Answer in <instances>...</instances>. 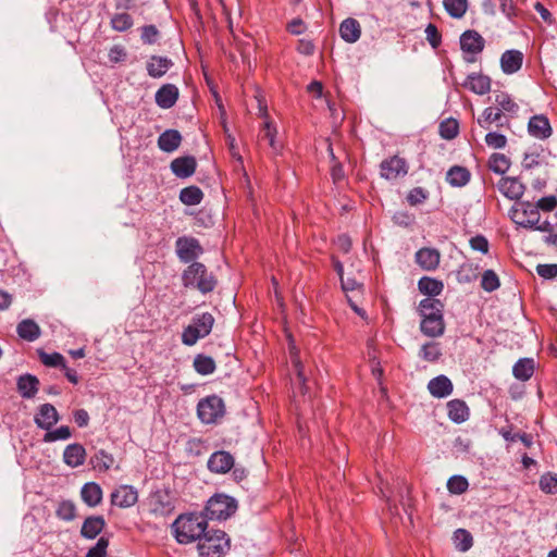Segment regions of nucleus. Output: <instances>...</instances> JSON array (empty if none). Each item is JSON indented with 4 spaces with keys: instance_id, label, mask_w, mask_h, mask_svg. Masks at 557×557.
Masks as SVG:
<instances>
[{
    "instance_id": "nucleus-1",
    "label": "nucleus",
    "mask_w": 557,
    "mask_h": 557,
    "mask_svg": "<svg viewBox=\"0 0 557 557\" xmlns=\"http://www.w3.org/2000/svg\"><path fill=\"white\" fill-rule=\"evenodd\" d=\"M208 528L202 513L181 515L172 524L174 536L180 544L201 541Z\"/></svg>"
},
{
    "instance_id": "nucleus-2",
    "label": "nucleus",
    "mask_w": 557,
    "mask_h": 557,
    "mask_svg": "<svg viewBox=\"0 0 557 557\" xmlns=\"http://www.w3.org/2000/svg\"><path fill=\"white\" fill-rule=\"evenodd\" d=\"M183 285L187 288H196L202 294L210 293L216 285V280L209 273L207 268L200 262H193L183 272Z\"/></svg>"
},
{
    "instance_id": "nucleus-3",
    "label": "nucleus",
    "mask_w": 557,
    "mask_h": 557,
    "mask_svg": "<svg viewBox=\"0 0 557 557\" xmlns=\"http://www.w3.org/2000/svg\"><path fill=\"white\" fill-rule=\"evenodd\" d=\"M230 542L222 530L206 531L197 548L202 557H221L230 549Z\"/></svg>"
},
{
    "instance_id": "nucleus-4",
    "label": "nucleus",
    "mask_w": 557,
    "mask_h": 557,
    "mask_svg": "<svg viewBox=\"0 0 557 557\" xmlns=\"http://www.w3.org/2000/svg\"><path fill=\"white\" fill-rule=\"evenodd\" d=\"M237 510V502L227 495L215 494L208 502L203 512L207 520H226Z\"/></svg>"
},
{
    "instance_id": "nucleus-5",
    "label": "nucleus",
    "mask_w": 557,
    "mask_h": 557,
    "mask_svg": "<svg viewBox=\"0 0 557 557\" xmlns=\"http://www.w3.org/2000/svg\"><path fill=\"white\" fill-rule=\"evenodd\" d=\"M214 324V318L211 313L205 312L196 314L191 323L184 329L182 334V342L187 346L195 345L198 339L208 336Z\"/></svg>"
},
{
    "instance_id": "nucleus-6",
    "label": "nucleus",
    "mask_w": 557,
    "mask_h": 557,
    "mask_svg": "<svg viewBox=\"0 0 557 557\" xmlns=\"http://www.w3.org/2000/svg\"><path fill=\"white\" fill-rule=\"evenodd\" d=\"M512 221L525 228H533L540 222V212L531 201H520L511 209Z\"/></svg>"
},
{
    "instance_id": "nucleus-7",
    "label": "nucleus",
    "mask_w": 557,
    "mask_h": 557,
    "mask_svg": "<svg viewBox=\"0 0 557 557\" xmlns=\"http://www.w3.org/2000/svg\"><path fill=\"white\" fill-rule=\"evenodd\" d=\"M197 413L203 423H214L224 414V403L215 395L208 396L198 403Z\"/></svg>"
},
{
    "instance_id": "nucleus-8",
    "label": "nucleus",
    "mask_w": 557,
    "mask_h": 557,
    "mask_svg": "<svg viewBox=\"0 0 557 557\" xmlns=\"http://www.w3.org/2000/svg\"><path fill=\"white\" fill-rule=\"evenodd\" d=\"M175 248L177 257L185 263L197 259L203 252L198 239L194 237H178L175 243Z\"/></svg>"
},
{
    "instance_id": "nucleus-9",
    "label": "nucleus",
    "mask_w": 557,
    "mask_h": 557,
    "mask_svg": "<svg viewBox=\"0 0 557 557\" xmlns=\"http://www.w3.org/2000/svg\"><path fill=\"white\" fill-rule=\"evenodd\" d=\"M408 172L406 161L397 156L392 157L381 163V175L386 180H395L405 176Z\"/></svg>"
},
{
    "instance_id": "nucleus-10",
    "label": "nucleus",
    "mask_w": 557,
    "mask_h": 557,
    "mask_svg": "<svg viewBox=\"0 0 557 557\" xmlns=\"http://www.w3.org/2000/svg\"><path fill=\"white\" fill-rule=\"evenodd\" d=\"M138 500L137 491L131 485H121L111 494V503L120 508L134 506Z\"/></svg>"
},
{
    "instance_id": "nucleus-11",
    "label": "nucleus",
    "mask_w": 557,
    "mask_h": 557,
    "mask_svg": "<svg viewBox=\"0 0 557 557\" xmlns=\"http://www.w3.org/2000/svg\"><path fill=\"white\" fill-rule=\"evenodd\" d=\"M234 467V457L225 450L213 453L208 460V469L214 473H226Z\"/></svg>"
},
{
    "instance_id": "nucleus-12",
    "label": "nucleus",
    "mask_w": 557,
    "mask_h": 557,
    "mask_svg": "<svg viewBox=\"0 0 557 557\" xmlns=\"http://www.w3.org/2000/svg\"><path fill=\"white\" fill-rule=\"evenodd\" d=\"M498 190L510 200H518L524 193V185L516 177H502L497 183Z\"/></svg>"
},
{
    "instance_id": "nucleus-13",
    "label": "nucleus",
    "mask_w": 557,
    "mask_h": 557,
    "mask_svg": "<svg viewBox=\"0 0 557 557\" xmlns=\"http://www.w3.org/2000/svg\"><path fill=\"white\" fill-rule=\"evenodd\" d=\"M484 38L475 30H466L460 36V47L467 53L478 54L484 49Z\"/></svg>"
},
{
    "instance_id": "nucleus-14",
    "label": "nucleus",
    "mask_w": 557,
    "mask_h": 557,
    "mask_svg": "<svg viewBox=\"0 0 557 557\" xmlns=\"http://www.w3.org/2000/svg\"><path fill=\"white\" fill-rule=\"evenodd\" d=\"M58 421L59 414L53 405L44 404L39 407V412L35 417L38 428L49 431Z\"/></svg>"
},
{
    "instance_id": "nucleus-15",
    "label": "nucleus",
    "mask_w": 557,
    "mask_h": 557,
    "mask_svg": "<svg viewBox=\"0 0 557 557\" xmlns=\"http://www.w3.org/2000/svg\"><path fill=\"white\" fill-rule=\"evenodd\" d=\"M441 260V253L435 248H421L416 252V262L425 271L435 270Z\"/></svg>"
},
{
    "instance_id": "nucleus-16",
    "label": "nucleus",
    "mask_w": 557,
    "mask_h": 557,
    "mask_svg": "<svg viewBox=\"0 0 557 557\" xmlns=\"http://www.w3.org/2000/svg\"><path fill=\"white\" fill-rule=\"evenodd\" d=\"M421 332L429 337H440L444 334L445 322L443 314L435 317H426L421 320L420 323Z\"/></svg>"
},
{
    "instance_id": "nucleus-17",
    "label": "nucleus",
    "mask_w": 557,
    "mask_h": 557,
    "mask_svg": "<svg viewBox=\"0 0 557 557\" xmlns=\"http://www.w3.org/2000/svg\"><path fill=\"white\" fill-rule=\"evenodd\" d=\"M523 63V53L519 50H507L502 54L500 67L505 74L518 72Z\"/></svg>"
},
{
    "instance_id": "nucleus-18",
    "label": "nucleus",
    "mask_w": 557,
    "mask_h": 557,
    "mask_svg": "<svg viewBox=\"0 0 557 557\" xmlns=\"http://www.w3.org/2000/svg\"><path fill=\"white\" fill-rule=\"evenodd\" d=\"M462 86L473 94L485 95L491 90V79L485 75L472 73L467 76Z\"/></svg>"
},
{
    "instance_id": "nucleus-19",
    "label": "nucleus",
    "mask_w": 557,
    "mask_h": 557,
    "mask_svg": "<svg viewBox=\"0 0 557 557\" xmlns=\"http://www.w3.org/2000/svg\"><path fill=\"white\" fill-rule=\"evenodd\" d=\"M177 98L178 88L173 84H165L156 92V102L162 109L172 108Z\"/></svg>"
},
{
    "instance_id": "nucleus-20",
    "label": "nucleus",
    "mask_w": 557,
    "mask_h": 557,
    "mask_svg": "<svg viewBox=\"0 0 557 557\" xmlns=\"http://www.w3.org/2000/svg\"><path fill=\"white\" fill-rule=\"evenodd\" d=\"M196 164L194 157H180L171 162V170L177 177L186 178L195 173Z\"/></svg>"
},
{
    "instance_id": "nucleus-21",
    "label": "nucleus",
    "mask_w": 557,
    "mask_h": 557,
    "mask_svg": "<svg viewBox=\"0 0 557 557\" xmlns=\"http://www.w3.org/2000/svg\"><path fill=\"white\" fill-rule=\"evenodd\" d=\"M528 129L532 136L539 139H545L552 134L549 121L544 115H534L531 117L528 124Z\"/></svg>"
},
{
    "instance_id": "nucleus-22",
    "label": "nucleus",
    "mask_w": 557,
    "mask_h": 557,
    "mask_svg": "<svg viewBox=\"0 0 557 557\" xmlns=\"http://www.w3.org/2000/svg\"><path fill=\"white\" fill-rule=\"evenodd\" d=\"M86 459V450L81 444H70L63 453V461L71 468L82 466Z\"/></svg>"
},
{
    "instance_id": "nucleus-23",
    "label": "nucleus",
    "mask_w": 557,
    "mask_h": 557,
    "mask_svg": "<svg viewBox=\"0 0 557 557\" xmlns=\"http://www.w3.org/2000/svg\"><path fill=\"white\" fill-rule=\"evenodd\" d=\"M428 389L433 397L444 398L451 394L453 383L447 376L438 375L429 382Z\"/></svg>"
},
{
    "instance_id": "nucleus-24",
    "label": "nucleus",
    "mask_w": 557,
    "mask_h": 557,
    "mask_svg": "<svg viewBox=\"0 0 557 557\" xmlns=\"http://www.w3.org/2000/svg\"><path fill=\"white\" fill-rule=\"evenodd\" d=\"M106 527V521L102 516H91L85 519L81 534L82 536L92 540L102 532Z\"/></svg>"
},
{
    "instance_id": "nucleus-25",
    "label": "nucleus",
    "mask_w": 557,
    "mask_h": 557,
    "mask_svg": "<svg viewBox=\"0 0 557 557\" xmlns=\"http://www.w3.org/2000/svg\"><path fill=\"white\" fill-rule=\"evenodd\" d=\"M172 65L173 62L170 59L160 55H152L147 62V72L149 76L159 78L163 76Z\"/></svg>"
},
{
    "instance_id": "nucleus-26",
    "label": "nucleus",
    "mask_w": 557,
    "mask_h": 557,
    "mask_svg": "<svg viewBox=\"0 0 557 557\" xmlns=\"http://www.w3.org/2000/svg\"><path fill=\"white\" fill-rule=\"evenodd\" d=\"M339 34L346 42H356L361 35L359 22L351 17L344 20L339 26Z\"/></svg>"
},
{
    "instance_id": "nucleus-27",
    "label": "nucleus",
    "mask_w": 557,
    "mask_h": 557,
    "mask_svg": "<svg viewBox=\"0 0 557 557\" xmlns=\"http://www.w3.org/2000/svg\"><path fill=\"white\" fill-rule=\"evenodd\" d=\"M182 141V136L176 129H168L158 138V146L164 152L175 151Z\"/></svg>"
},
{
    "instance_id": "nucleus-28",
    "label": "nucleus",
    "mask_w": 557,
    "mask_h": 557,
    "mask_svg": "<svg viewBox=\"0 0 557 557\" xmlns=\"http://www.w3.org/2000/svg\"><path fill=\"white\" fill-rule=\"evenodd\" d=\"M82 499L89 507H96L102 500V490L98 483L88 482L81 490Z\"/></svg>"
},
{
    "instance_id": "nucleus-29",
    "label": "nucleus",
    "mask_w": 557,
    "mask_h": 557,
    "mask_svg": "<svg viewBox=\"0 0 557 557\" xmlns=\"http://www.w3.org/2000/svg\"><path fill=\"white\" fill-rule=\"evenodd\" d=\"M448 417L456 423H462L469 418V408L463 400L453 399L447 403Z\"/></svg>"
},
{
    "instance_id": "nucleus-30",
    "label": "nucleus",
    "mask_w": 557,
    "mask_h": 557,
    "mask_svg": "<svg viewBox=\"0 0 557 557\" xmlns=\"http://www.w3.org/2000/svg\"><path fill=\"white\" fill-rule=\"evenodd\" d=\"M172 504L169 500V496L163 493H156L151 496L150 499V510L151 512L160 516H165L172 512Z\"/></svg>"
},
{
    "instance_id": "nucleus-31",
    "label": "nucleus",
    "mask_w": 557,
    "mask_h": 557,
    "mask_svg": "<svg viewBox=\"0 0 557 557\" xmlns=\"http://www.w3.org/2000/svg\"><path fill=\"white\" fill-rule=\"evenodd\" d=\"M39 381L36 376L25 374L20 376L17 381V388L24 398H32L38 391Z\"/></svg>"
},
{
    "instance_id": "nucleus-32",
    "label": "nucleus",
    "mask_w": 557,
    "mask_h": 557,
    "mask_svg": "<svg viewBox=\"0 0 557 557\" xmlns=\"http://www.w3.org/2000/svg\"><path fill=\"white\" fill-rule=\"evenodd\" d=\"M443 309L444 305L442 301L431 297L422 299L419 304V313L422 319L443 314Z\"/></svg>"
},
{
    "instance_id": "nucleus-33",
    "label": "nucleus",
    "mask_w": 557,
    "mask_h": 557,
    "mask_svg": "<svg viewBox=\"0 0 557 557\" xmlns=\"http://www.w3.org/2000/svg\"><path fill=\"white\" fill-rule=\"evenodd\" d=\"M446 181L455 187H462L470 181V172L463 168L455 165L446 174Z\"/></svg>"
},
{
    "instance_id": "nucleus-34",
    "label": "nucleus",
    "mask_w": 557,
    "mask_h": 557,
    "mask_svg": "<svg viewBox=\"0 0 557 557\" xmlns=\"http://www.w3.org/2000/svg\"><path fill=\"white\" fill-rule=\"evenodd\" d=\"M512 373L516 379L528 381L534 373V360L531 358L518 360L512 368Z\"/></svg>"
},
{
    "instance_id": "nucleus-35",
    "label": "nucleus",
    "mask_w": 557,
    "mask_h": 557,
    "mask_svg": "<svg viewBox=\"0 0 557 557\" xmlns=\"http://www.w3.org/2000/svg\"><path fill=\"white\" fill-rule=\"evenodd\" d=\"M17 334L23 339L33 342L39 337L40 329L36 322H34L33 320L26 319L18 323Z\"/></svg>"
},
{
    "instance_id": "nucleus-36",
    "label": "nucleus",
    "mask_w": 557,
    "mask_h": 557,
    "mask_svg": "<svg viewBox=\"0 0 557 557\" xmlns=\"http://www.w3.org/2000/svg\"><path fill=\"white\" fill-rule=\"evenodd\" d=\"M502 116V109L488 107L484 109L481 116L478 119V124L485 129H487L493 123L503 126V123L500 122Z\"/></svg>"
},
{
    "instance_id": "nucleus-37",
    "label": "nucleus",
    "mask_w": 557,
    "mask_h": 557,
    "mask_svg": "<svg viewBox=\"0 0 557 557\" xmlns=\"http://www.w3.org/2000/svg\"><path fill=\"white\" fill-rule=\"evenodd\" d=\"M419 290L428 296H437L442 293L444 285L441 281L424 276L418 282Z\"/></svg>"
},
{
    "instance_id": "nucleus-38",
    "label": "nucleus",
    "mask_w": 557,
    "mask_h": 557,
    "mask_svg": "<svg viewBox=\"0 0 557 557\" xmlns=\"http://www.w3.org/2000/svg\"><path fill=\"white\" fill-rule=\"evenodd\" d=\"M203 198L202 190L197 186H189L183 188L180 193V200L187 206H196L201 202Z\"/></svg>"
},
{
    "instance_id": "nucleus-39",
    "label": "nucleus",
    "mask_w": 557,
    "mask_h": 557,
    "mask_svg": "<svg viewBox=\"0 0 557 557\" xmlns=\"http://www.w3.org/2000/svg\"><path fill=\"white\" fill-rule=\"evenodd\" d=\"M446 12L454 18H461L468 9V0H444Z\"/></svg>"
},
{
    "instance_id": "nucleus-40",
    "label": "nucleus",
    "mask_w": 557,
    "mask_h": 557,
    "mask_svg": "<svg viewBox=\"0 0 557 557\" xmlns=\"http://www.w3.org/2000/svg\"><path fill=\"white\" fill-rule=\"evenodd\" d=\"M194 368L197 373L208 375L215 371V362L209 356L197 355L194 359Z\"/></svg>"
},
{
    "instance_id": "nucleus-41",
    "label": "nucleus",
    "mask_w": 557,
    "mask_h": 557,
    "mask_svg": "<svg viewBox=\"0 0 557 557\" xmlns=\"http://www.w3.org/2000/svg\"><path fill=\"white\" fill-rule=\"evenodd\" d=\"M488 168L497 174H505L510 168V161L503 153H493L488 160Z\"/></svg>"
},
{
    "instance_id": "nucleus-42",
    "label": "nucleus",
    "mask_w": 557,
    "mask_h": 557,
    "mask_svg": "<svg viewBox=\"0 0 557 557\" xmlns=\"http://www.w3.org/2000/svg\"><path fill=\"white\" fill-rule=\"evenodd\" d=\"M495 104L502 109V112L516 113L518 111V104L506 92L495 95Z\"/></svg>"
},
{
    "instance_id": "nucleus-43",
    "label": "nucleus",
    "mask_w": 557,
    "mask_h": 557,
    "mask_svg": "<svg viewBox=\"0 0 557 557\" xmlns=\"http://www.w3.org/2000/svg\"><path fill=\"white\" fill-rule=\"evenodd\" d=\"M39 358H40V361L46 367L65 368V359L59 352L47 354V352H45L42 350H39Z\"/></svg>"
},
{
    "instance_id": "nucleus-44",
    "label": "nucleus",
    "mask_w": 557,
    "mask_h": 557,
    "mask_svg": "<svg viewBox=\"0 0 557 557\" xmlns=\"http://www.w3.org/2000/svg\"><path fill=\"white\" fill-rule=\"evenodd\" d=\"M456 547L461 552H467L472 546V535L465 529H458L454 533Z\"/></svg>"
},
{
    "instance_id": "nucleus-45",
    "label": "nucleus",
    "mask_w": 557,
    "mask_h": 557,
    "mask_svg": "<svg viewBox=\"0 0 557 557\" xmlns=\"http://www.w3.org/2000/svg\"><path fill=\"white\" fill-rule=\"evenodd\" d=\"M459 125L454 119L445 120L440 125V134L444 139H454L458 135Z\"/></svg>"
},
{
    "instance_id": "nucleus-46",
    "label": "nucleus",
    "mask_w": 557,
    "mask_h": 557,
    "mask_svg": "<svg viewBox=\"0 0 557 557\" xmlns=\"http://www.w3.org/2000/svg\"><path fill=\"white\" fill-rule=\"evenodd\" d=\"M262 132H263L262 137L268 140V143H269L270 147L273 149V151H275V152L278 151L281 146L275 139L277 131L271 121L267 120L264 122Z\"/></svg>"
},
{
    "instance_id": "nucleus-47",
    "label": "nucleus",
    "mask_w": 557,
    "mask_h": 557,
    "mask_svg": "<svg viewBox=\"0 0 557 557\" xmlns=\"http://www.w3.org/2000/svg\"><path fill=\"white\" fill-rule=\"evenodd\" d=\"M481 286L485 292H494L499 287V278L493 270L484 271L482 275Z\"/></svg>"
},
{
    "instance_id": "nucleus-48",
    "label": "nucleus",
    "mask_w": 557,
    "mask_h": 557,
    "mask_svg": "<svg viewBox=\"0 0 557 557\" xmlns=\"http://www.w3.org/2000/svg\"><path fill=\"white\" fill-rule=\"evenodd\" d=\"M111 25L117 32H125L132 27L133 20L127 13H119L111 18Z\"/></svg>"
},
{
    "instance_id": "nucleus-49",
    "label": "nucleus",
    "mask_w": 557,
    "mask_h": 557,
    "mask_svg": "<svg viewBox=\"0 0 557 557\" xmlns=\"http://www.w3.org/2000/svg\"><path fill=\"white\" fill-rule=\"evenodd\" d=\"M469 483L465 476L454 475L447 481V488L453 494H462L467 491Z\"/></svg>"
},
{
    "instance_id": "nucleus-50",
    "label": "nucleus",
    "mask_w": 557,
    "mask_h": 557,
    "mask_svg": "<svg viewBox=\"0 0 557 557\" xmlns=\"http://www.w3.org/2000/svg\"><path fill=\"white\" fill-rule=\"evenodd\" d=\"M75 505L70 500H64L60 503L57 509V516L65 521L73 520L75 518Z\"/></svg>"
},
{
    "instance_id": "nucleus-51",
    "label": "nucleus",
    "mask_w": 557,
    "mask_h": 557,
    "mask_svg": "<svg viewBox=\"0 0 557 557\" xmlns=\"http://www.w3.org/2000/svg\"><path fill=\"white\" fill-rule=\"evenodd\" d=\"M71 437V430L66 425H62L54 431H48L44 435V442L51 443L60 440H67Z\"/></svg>"
},
{
    "instance_id": "nucleus-52",
    "label": "nucleus",
    "mask_w": 557,
    "mask_h": 557,
    "mask_svg": "<svg viewBox=\"0 0 557 557\" xmlns=\"http://www.w3.org/2000/svg\"><path fill=\"white\" fill-rule=\"evenodd\" d=\"M441 356V348L436 343H428L421 348V357L426 361H436Z\"/></svg>"
},
{
    "instance_id": "nucleus-53",
    "label": "nucleus",
    "mask_w": 557,
    "mask_h": 557,
    "mask_svg": "<svg viewBox=\"0 0 557 557\" xmlns=\"http://www.w3.org/2000/svg\"><path fill=\"white\" fill-rule=\"evenodd\" d=\"M540 487L543 492L549 494L557 493V474L546 473L540 479Z\"/></svg>"
},
{
    "instance_id": "nucleus-54",
    "label": "nucleus",
    "mask_w": 557,
    "mask_h": 557,
    "mask_svg": "<svg viewBox=\"0 0 557 557\" xmlns=\"http://www.w3.org/2000/svg\"><path fill=\"white\" fill-rule=\"evenodd\" d=\"M485 143L488 147L494 149H502L506 146L507 138L503 134L490 132L485 135Z\"/></svg>"
},
{
    "instance_id": "nucleus-55",
    "label": "nucleus",
    "mask_w": 557,
    "mask_h": 557,
    "mask_svg": "<svg viewBox=\"0 0 557 557\" xmlns=\"http://www.w3.org/2000/svg\"><path fill=\"white\" fill-rule=\"evenodd\" d=\"M108 545L109 541L103 536L100 537L96 545L87 552L86 557H106Z\"/></svg>"
},
{
    "instance_id": "nucleus-56",
    "label": "nucleus",
    "mask_w": 557,
    "mask_h": 557,
    "mask_svg": "<svg viewBox=\"0 0 557 557\" xmlns=\"http://www.w3.org/2000/svg\"><path fill=\"white\" fill-rule=\"evenodd\" d=\"M290 355H292V361H293V364L297 371V379L298 381L301 383L302 387L305 386V382H306V376H305V373H304V366L300 361V359L298 358V352L296 350V347L294 345H290Z\"/></svg>"
},
{
    "instance_id": "nucleus-57",
    "label": "nucleus",
    "mask_w": 557,
    "mask_h": 557,
    "mask_svg": "<svg viewBox=\"0 0 557 557\" xmlns=\"http://www.w3.org/2000/svg\"><path fill=\"white\" fill-rule=\"evenodd\" d=\"M425 36L430 45L436 49L442 41V36L434 24H429L425 28Z\"/></svg>"
},
{
    "instance_id": "nucleus-58",
    "label": "nucleus",
    "mask_w": 557,
    "mask_h": 557,
    "mask_svg": "<svg viewBox=\"0 0 557 557\" xmlns=\"http://www.w3.org/2000/svg\"><path fill=\"white\" fill-rule=\"evenodd\" d=\"M95 459L97 461L96 467L99 469L108 470L113 465V457L104 450H99L95 455Z\"/></svg>"
},
{
    "instance_id": "nucleus-59",
    "label": "nucleus",
    "mask_w": 557,
    "mask_h": 557,
    "mask_svg": "<svg viewBox=\"0 0 557 557\" xmlns=\"http://www.w3.org/2000/svg\"><path fill=\"white\" fill-rule=\"evenodd\" d=\"M342 288L348 295V293H360L362 289V285L358 283L354 277L342 276L341 278Z\"/></svg>"
},
{
    "instance_id": "nucleus-60",
    "label": "nucleus",
    "mask_w": 557,
    "mask_h": 557,
    "mask_svg": "<svg viewBox=\"0 0 557 557\" xmlns=\"http://www.w3.org/2000/svg\"><path fill=\"white\" fill-rule=\"evenodd\" d=\"M536 272L543 278H555L557 276V264H539Z\"/></svg>"
},
{
    "instance_id": "nucleus-61",
    "label": "nucleus",
    "mask_w": 557,
    "mask_h": 557,
    "mask_svg": "<svg viewBox=\"0 0 557 557\" xmlns=\"http://www.w3.org/2000/svg\"><path fill=\"white\" fill-rule=\"evenodd\" d=\"M158 35H159V32L156 26L147 25V26L143 27L141 40L145 44L151 45V44L156 42Z\"/></svg>"
},
{
    "instance_id": "nucleus-62",
    "label": "nucleus",
    "mask_w": 557,
    "mask_h": 557,
    "mask_svg": "<svg viewBox=\"0 0 557 557\" xmlns=\"http://www.w3.org/2000/svg\"><path fill=\"white\" fill-rule=\"evenodd\" d=\"M535 207L537 208V211H552L557 207V198L555 196L543 197L537 200Z\"/></svg>"
},
{
    "instance_id": "nucleus-63",
    "label": "nucleus",
    "mask_w": 557,
    "mask_h": 557,
    "mask_svg": "<svg viewBox=\"0 0 557 557\" xmlns=\"http://www.w3.org/2000/svg\"><path fill=\"white\" fill-rule=\"evenodd\" d=\"M470 246L473 250L480 251L482 253H487L488 251V242L482 235L472 237L470 239Z\"/></svg>"
},
{
    "instance_id": "nucleus-64",
    "label": "nucleus",
    "mask_w": 557,
    "mask_h": 557,
    "mask_svg": "<svg viewBox=\"0 0 557 557\" xmlns=\"http://www.w3.org/2000/svg\"><path fill=\"white\" fill-rule=\"evenodd\" d=\"M426 193L421 187H417L410 190V193L407 196V200L410 205L414 206L423 202L426 199Z\"/></svg>"
}]
</instances>
